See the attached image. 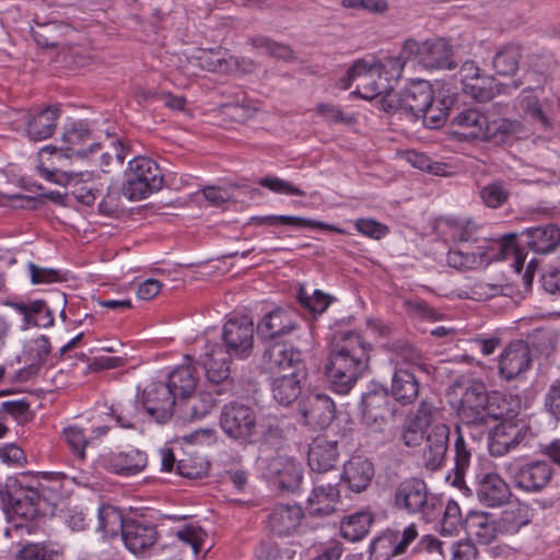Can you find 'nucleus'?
<instances>
[{"mask_svg": "<svg viewBox=\"0 0 560 560\" xmlns=\"http://www.w3.org/2000/svg\"><path fill=\"white\" fill-rule=\"evenodd\" d=\"M299 338L300 345L288 340L273 342L261 357L264 370L275 375L271 383L272 397L282 406H289L300 397L307 377L303 353L312 346L313 337L304 330Z\"/></svg>", "mask_w": 560, "mask_h": 560, "instance_id": "1", "label": "nucleus"}, {"mask_svg": "<svg viewBox=\"0 0 560 560\" xmlns=\"http://www.w3.org/2000/svg\"><path fill=\"white\" fill-rule=\"evenodd\" d=\"M369 350L358 332H340L334 337L325 369L335 393L346 395L354 387L366 368Z\"/></svg>", "mask_w": 560, "mask_h": 560, "instance_id": "2", "label": "nucleus"}, {"mask_svg": "<svg viewBox=\"0 0 560 560\" xmlns=\"http://www.w3.org/2000/svg\"><path fill=\"white\" fill-rule=\"evenodd\" d=\"M470 247L457 245L451 248L446 256L450 267L459 270H470L488 265L493 260L513 258L512 266L520 272L525 262L523 250L516 246V234H506L500 240H483L482 244L476 245L474 250Z\"/></svg>", "mask_w": 560, "mask_h": 560, "instance_id": "3", "label": "nucleus"}, {"mask_svg": "<svg viewBox=\"0 0 560 560\" xmlns=\"http://www.w3.org/2000/svg\"><path fill=\"white\" fill-rule=\"evenodd\" d=\"M392 505L398 512L419 516L425 522L440 515L442 506L430 493L429 487L421 478L409 477L399 481L392 493Z\"/></svg>", "mask_w": 560, "mask_h": 560, "instance_id": "4", "label": "nucleus"}, {"mask_svg": "<svg viewBox=\"0 0 560 560\" xmlns=\"http://www.w3.org/2000/svg\"><path fill=\"white\" fill-rule=\"evenodd\" d=\"M2 501L9 522L14 529H24L27 534L35 533V521L46 512L40 506V494L35 487H24L15 480L7 486Z\"/></svg>", "mask_w": 560, "mask_h": 560, "instance_id": "5", "label": "nucleus"}, {"mask_svg": "<svg viewBox=\"0 0 560 560\" xmlns=\"http://www.w3.org/2000/svg\"><path fill=\"white\" fill-rule=\"evenodd\" d=\"M163 185L164 176L156 162L147 156H136L124 173L121 192L128 200L138 201L158 192Z\"/></svg>", "mask_w": 560, "mask_h": 560, "instance_id": "6", "label": "nucleus"}, {"mask_svg": "<svg viewBox=\"0 0 560 560\" xmlns=\"http://www.w3.org/2000/svg\"><path fill=\"white\" fill-rule=\"evenodd\" d=\"M219 424L229 439L248 445L257 435V412L249 405L231 401L222 407Z\"/></svg>", "mask_w": 560, "mask_h": 560, "instance_id": "7", "label": "nucleus"}, {"mask_svg": "<svg viewBox=\"0 0 560 560\" xmlns=\"http://www.w3.org/2000/svg\"><path fill=\"white\" fill-rule=\"evenodd\" d=\"M353 81L358 82L355 93L364 100L382 96L381 103L383 104L386 96L395 92L389 83V78H384L374 63L369 65L362 59L357 60L340 78V88L348 90Z\"/></svg>", "mask_w": 560, "mask_h": 560, "instance_id": "8", "label": "nucleus"}, {"mask_svg": "<svg viewBox=\"0 0 560 560\" xmlns=\"http://www.w3.org/2000/svg\"><path fill=\"white\" fill-rule=\"evenodd\" d=\"M300 315L291 308L278 307L267 313L258 323L257 332L261 339L278 341H291L293 345H300L299 336L304 331L311 330L300 327Z\"/></svg>", "mask_w": 560, "mask_h": 560, "instance_id": "9", "label": "nucleus"}, {"mask_svg": "<svg viewBox=\"0 0 560 560\" xmlns=\"http://www.w3.org/2000/svg\"><path fill=\"white\" fill-rule=\"evenodd\" d=\"M505 472L517 490L526 493H537L551 483L555 468L550 462L535 459L524 463H509L505 465Z\"/></svg>", "mask_w": 560, "mask_h": 560, "instance_id": "10", "label": "nucleus"}, {"mask_svg": "<svg viewBox=\"0 0 560 560\" xmlns=\"http://www.w3.org/2000/svg\"><path fill=\"white\" fill-rule=\"evenodd\" d=\"M433 100V90L425 81L411 83L400 92L389 93L383 103L387 113H398L410 121H417L419 115Z\"/></svg>", "mask_w": 560, "mask_h": 560, "instance_id": "11", "label": "nucleus"}, {"mask_svg": "<svg viewBox=\"0 0 560 560\" xmlns=\"http://www.w3.org/2000/svg\"><path fill=\"white\" fill-rule=\"evenodd\" d=\"M404 55L413 57L427 69H454L453 47L444 38L418 42L413 38L405 40Z\"/></svg>", "mask_w": 560, "mask_h": 560, "instance_id": "12", "label": "nucleus"}, {"mask_svg": "<svg viewBox=\"0 0 560 560\" xmlns=\"http://www.w3.org/2000/svg\"><path fill=\"white\" fill-rule=\"evenodd\" d=\"M418 525L410 523L401 532L386 530L374 538L370 545V560H392L407 552L410 545L418 538Z\"/></svg>", "mask_w": 560, "mask_h": 560, "instance_id": "13", "label": "nucleus"}, {"mask_svg": "<svg viewBox=\"0 0 560 560\" xmlns=\"http://www.w3.org/2000/svg\"><path fill=\"white\" fill-rule=\"evenodd\" d=\"M40 173L48 180L59 185H65L70 189V194L85 206H92L98 192L96 175L94 172L68 173L59 170H48L39 167Z\"/></svg>", "mask_w": 560, "mask_h": 560, "instance_id": "14", "label": "nucleus"}, {"mask_svg": "<svg viewBox=\"0 0 560 560\" xmlns=\"http://www.w3.org/2000/svg\"><path fill=\"white\" fill-rule=\"evenodd\" d=\"M490 393L480 381L469 383L459 401L458 418L465 427H487V408Z\"/></svg>", "mask_w": 560, "mask_h": 560, "instance_id": "15", "label": "nucleus"}, {"mask_svg": "<svg viewBox=\"0 0 560 560\" xmlns=\"http://www.w3.org/2000/svg\"><path fill=\"white\" fill-rule=\"evenodd\" d=\"M529 427L520 418L500 421L489 433L488 448L492 456H503L516 448L526 438Z\"/></svg>", "mask_w": 560, "mask_h": 560, "instance_id": "16", "label": "nucleus"}, {"mask_svg": "<svg viewBox=\"0 0 560 560\" xmlns=\"http://www.w3.org/2000/svg\"><path fill=\"white\" fill-rule=\"evenodd\" d=\"M139 398L147 413L159 423H165L172 418L178 399L163 382L150 383Z\"/></svg>", "mask_w": 560, "mask_h": 560, "instance_id": "17", "label": "nucleus"}, {"mask_svg": "<svg viewBox=\"0 0 560 560\" xmlns=\"http://www.w3.org/2000/svg\"><path fill=\"white\" fill-rule=\"evenodd\" d=\"M222 339L230 355L247 358L254 346V325L247 317L230 318L223 326Z\"/></svg>", "mask_w": 560, "mask_h": 560, "instance_id": "18", "label": "nucleus"}, {"mask_svg": "<svg viewBox=\"0 0 560 560\" xmlns=\"http://www.w3.org/2000/svg\"><path fill=\"white\" fill-rule=\"evenodd\" d=\"M303 423L315 430L327 428L335 418V404L322 393H308L299 402Z\"/></svg>", "mask_w": 560, "mask_h": 560, "instance_id": "19", "label": "nucleus"}, {"mask_svg": "<svg viewBox=\"0 0 560 560\" xmlns=\"http://www.w3.org/2000/svg\"><path fill=\"white\" fill-rule=\"evenodd\" d=\"M126 548L136 556L143 555L159 540L156 526L150 522L127 518L121 534Z\"/></svg>", "mask_w": 560, "mask_h": 560, "instance_id": "20", "label": "nucleus"}, {"mask_svg": "<svg viewBox=\"0 0 560 560\" xmlns=\"http://www.w3.org/2000/svg\"><path fill=\"white\" fill-rule=\"evenodd\" d=\"M532 364L530 350L524 340L510 342L499 357L501 377L511 381L527 371Z\"/></svg>", "mask_w": 560, "mask_h": 560, "instance_id": "21", "label": "nucleus"}, {"mask_svg": "<svg viewBox=\"0 0 560 560\" xmlns=\"http://www.w3.org/2000/svg\"><path fill=\"white\" fill-rule=\"evenodd\" d=\"M390 411L388 392L381 386H373L361 398L362 421L368 427L381 428Z\"/></svg>", "mask_w": 560, "mask_h": 560, "instance_id": "22", "label": "nucleus"}, {"mask_svg": "<svg viewBox=\"0 0 560 560\" xmlns=\"http://www.w3.org/2000/svg\"><path fill=\"white\" fill-rule=\"evenodd\" d=\"M100 465L108 472L119 476H133L148 465V456L139 450L109 453L100 458Z\"/></svg>", "mask_w": 560, "mask_h": 560, "instance_id": "23", "label": "nucleus"}, {"mask_svg": "<svg viewBox=\"0 0 560 560\" xmlns=\"http://www.w3.org/2000/svg\"><path fill=\"white\" fill-rule=\"evenodd\" d=\"M486 115L477 107L454 108L451 117L453 133L464 140H481L485 137Z\"/></svg>", "mask_w": 560, "mask_h": 560, "instance_id": "24", "label": "nucleus"}, {"mask_svg": "<svg viewBox=\"0 0 560 560\" xmlns=\"http://www.w3.org/2000/svg\"><path fill=\"white\" fill-rule=\"evenodd\" d=\"M375 474L374 464L362 455L351 456L343 465L340 480L355 493L365 491Z\"/></svg>", "mask_w": 560, "mask_h": 560, "instance_id": "25", "label": "nucleus"}, {"mask_svg": "<svg viewBox=\"0 0 560 560\" xmlns=\"http://www.w3.org/2000/svg\"><path fill=\"white\" fill-rule=\"evenodd\" d=\"M60 113V108L55 105L31 109L25 116L28 138L34 141H42L50 138L56 130Z\"/></svg>", "mask_w": 560, "mask_h": 560, "instance_id": "26", "label": "nucleus"}, {"mask_svg": "<svg viewBox=\"0 0 560 560\" xmlns=\"http://www.w3.org/2000/svg\"><path fill=\"white\" fill-rule=\"evenodd\" d=\"M101 149V143L93 141L90 129L82 121L74 122L62 133V144L59 148L66 156L85 158Z\"/></svg>", "mask_w": 560, "mask_h": 560, "instance_id": "27", "label": "nucleus"}, {"mask_svg": "<svg viewBox=\"0 0 560 560\" xmlns=\"http://www.w3.org/2000/svg\"><path fill=\"white\" fill-rule=\"evenodd\" d=\"M450 428L439 423L433 425L427 434L423 450L424 467L429 470H438L444 464L448 450Z\"/></svg>", "mask_w": 560, "mask_h": 560, "instance_id": "28", "label": "nucleus"}, {"mask_svg": "<svg viewBox=\"0 0 560 560\" xmlns=\"http://www.w3.org/2000/svg\"><path fill=\"white\" fill-rule=\"evenodd\" d=\"M338 457L337 441L329 440L326 435H317L312 440L307 463L314 472L324 474L335 469Z\"/></svg>", "mask_w": 560, "mask_h": 560, "instance_id": "29", "label": "nucleus"}, {"mask_svg": "<svg viewBox=\"0 0 560 560\" xmlns=\"http://www.w3.org/2000/svg\"><path fill=\"white\" fill-rule=\"evenodd\" d=\"M304 517L298 504H276L268 514V527L276 536L288 537L294 534Z\"/></svg>", "mask_w": 560, "mask_h": 560, "instance_id": "30", "label": "nucleus"}, {"mask_svg": "<svg viewBox=\"0 0 560 560\" xmlns=\"http://www.w3.org/2000/svg\"><path fill=\"white\" fill-rule=\"evenodd\" d=\"M230 353L224 347L214 342H207L205 352L200 355V363L205 369L206 376L213 384H221L228 380L230 375Z\"/></svg>", "mask_w": 560, "mask_h": 560, "instance_id": "31", "label": "nucleus"}, {"mask_svg": "<svg viewBox=\"0 0 560 560\" xmlns=\"http://www.w3.org/2000/svg\"><path fill=\"white\" fill-rule=\"evenodd\" d=\"M476 494L480 503L495 508L506 503L512 492L503 478L498 474L489 472L479 478Z\"/></svg>", "mask_w": 560, "mask_h": 560, "instance_id": "32", "label": "nucleus"}, {"mask_svg": "<svg viewBox=\"0 0 560 560\" xmlns=\"http://www.w3.org/2000/svg\"><path fill=\"white\" fill-rule=\"evenodd\" d=\"M185 360L188 362L176 366L168 374L166 382L167 386L182 401L192 396L200 380L199 371L192 363L191 358L186 355Z\"/></svg>", "mask_w": 560, "mask_h": 560, "instance_id": "33", "label": "nucleus"}, {"mask_svg": "<svg viewBox=\"0 0 560 560\" xmlns=\"http://www.w3.org/2000/svg\"><path fill=\"white\" fill-rule=\"evenodd\" d=\"M521 235L527 247L538 254L550 253L560 245V228L556 224L528 228Z\"/></svg>", "mask_w": 560, "mask_h": 560, "instance_id": "34", "label": "nucleus"}, {"mask_svg": "<svg viewBox=\"0 0 560 560\" xmlns=\"http://www.w3.org/2000/svg\"><path fill=\"white\" fill-rule=\"evenodd\" d=\"M269 469L276 477L279 488L291 492L299 489L303 478V469L300 463L292 458L278 456L271 460Z\"/></svg>", "mask_w": 560, "mask_h": 560, "instance_id": "35", "label": "nucleus"}, {"mask_svg": "<svg viewBox=\"0 0 560 560\" xmlns=\"http://www.w3.org/2000/svg\"><path fill=\"white\" fill-rule=\"evenodd\" d=\"M338 498L339 490L336 483H324L320 478H317L312 494L307 499L310 513L316 516L330 514L335 511L334 504Z\"/></svg>", "mask_w": 560, "mask_h": 560, "instance_id": "36", "label": "nucleus"}, {"mask_svg": "<svg viewBox=\"0 0 560 560\" xmlns=\"http://www.w3.org/2000/svg\"><path fill=\"white\" fill-rule=\"evenodd\" d=\"M390 392L399 404L410 405L419 396L420 383L409 369H396L392 378Z\"/></svg>", "mask_w": 560, "mask_h": 560, "instance_id": "37", "label": "nucleus"}, {"mask_svg": "<svg viewBox=\"0 0 560 560\" xmlns=\"http://www.w3.org/2000/svg\"><path fill=\"white\" fill-rule=\"evenodd\" d=\"M521 410V400L518 397L505 393L493 390L490 393L487 408V424L490 420L505 421L516 418Z\"/></svg>", "mask_w": 560, "mask_h": 560, "instance_id": "38", "label": "nucleus"}, {"mask_svg": "<svg viewBox=\"0 0 560 560\" xmlns=\"http://www.w3.org/2000/svg\"><path fill=\"white\" fill-rule=\"evenodd\" d=\"M464 529L474 535L480 544L488 545L497 536V525L493 516L486 512L470 511L465 521Z\"/></svg>", "mask_w": 560, "mask_h": 560, "instance_id": "39", "label": "nucleus"}, {"mask_svg": "<svg viewBox=\"0 0 560 560\" xmlns=\"http://www.w3.org/2000/svg\"><path fill=\"white\" fill-rule=\"evenodd\" d=\"M50 341L45 335L35 338L25 351V360L28 365L19 372L21 380H26L28 376L34 375L46 363L50 353Z\"/></svg>", "mask_w": 560, "mask_h": 560, "instance_id": "40", "label": "nucleus"}, {"mask_svg": "<svg viewBox=\"0 0 560 560\" xmlns=\"http://www.w3.org/2000/svg\"><path fill=\"white\" fill-rule=\"evenodd\" d=\"M250 222L255 223L257 225H271L276 226L278 224L282 225H291V226H298V228H313V229H320V230H327L332 231L339 234H345L346 232L337 228L332 224L324 223L320 221H314L306 218L301 217H294V215H266V217H253L250 218Z\"/></svg>", "mask_w": 560, "mask_h": 560, "instance_id": "41", "label": "nucleus"}, {"mask_svg": "<svg viewBox=\"0 0 560 560\" xmlns=\"http://www.w3.org/2000/svg\"><path fill=\"white\" fill-rule=\"evenodd\" d=\"M373 521L372 513L368 511L348 515L340 523V534L350 541H359L370 532Z\"/></svg>", "mask_w": 560, "mask_h": 560, "instance_id": "42", "label": "nucleus"}, {"mask_svg": "<svg viewBox=\"0 0 560 560\" xmlns=\"http://www.w3.org/2000/svg\"><path fill=\"white\" fill-rule=\"evenodd\" d=\"M522 47L506 44L492 58V66L499 75H514L520 67Z\"/></svg>", "mask_w": 560, "mask_h": 560, "instance_id": "43", "label": "nucleus"}, {"mask_svg": "<svg viewBox=\"0 0 560 560\" xmlns=\"http://www.w3.org/2000/svg\"><path fill=\"white\" fill-rule=\"evenodd\" d=\"M457 436L454 442V480L453 483L459 487L464 483V476L467 469L470 466V460L472 456V447L467 443L462 434V429L459 425L456 427Z\"/></svg>", "mask_w": 560, "mask_h": 560, "instance_id": "44", "label": "nucleus"}, {"mask_svg": "<svg viewBox=\"0 0 560 560\" xmlns=\"http://www.w3.org/2000/svg\"><path fill=\"white\" fill-rule=\"evenodd\" d=\"M533 510L528 504L517 502L504 509L501 513L500 522L504 530L509 533L517 532L522 526L532 522Z\"/></svg>", "mask_w": 560, "mask_h": 560, "instance_id": "45", "label": "nucleus"}, {"mask_svg": "<svg viewBox=\"0 0 560 560\" xmlns=\"http://www.w3.org/2000/svg\"><path fill=\"white\" fill-rule=\"evenodd\" d=\"M445 544L433 535H424L411 549L409 560H445Z\"/></svg>", "mask_w": 560, "mask_h": 560, "instance_id": "46", "label": "nucleus"}, {"mask_svg": "<svg viewBox=\"0 0 560 560\" xmlns=\"http://www.w3.org/2000/svg\"><path fill=\"white\" fill-rule=\"evenodd\" d=\"M451 104L452 101L450 98H443L438 102L433 98L430 105L420 113L419 119H422L427 128L438 129L443 126L447 116L452 117L454 108L450 106Z\"/></svg>", "mask_w": 560, "mask_h": 560, "instance_id": "47", "label": "nucleus"}, {"mask_svg": "<svg viewBox=\"0 0 560 560\" xmlns=\"http://www.w3.org/2000/svg\"><path fill=\"white\" fill-rule=\"evenodd\" d=\"M125 524H127V520L117 508L110 504H103L98 508L97 529L105 535L116 536L119 532L122 534Z\"/></svg>", "mask_w": 560, "mask_h": 560, "instance_id": "48", "label": "nucleus"}, {"mask_svg": "<svg viewBox=\"0 0 560 560\" xmlns=\"http://www.w3.org/2000/svg\"><path fill=\"white\" fill-rule=\"evenodd\" d=\"M61 552L54 542H30L16 553L18 560H58Z\"/></svg>", "mask_w": 560, "mask_h": 560, "instance_id": "49", "label": "nucleus"}, {"mask_svg": "<svg viewBox=\"0 0 560 560\" xmlns=\"http://www.w3.org/2000/svg\"><path fill=\"white\" fill-rule=\"evenodd\" d=\"M63 26L57 22L36 23L31 34L39 47L54 48L60 43Z\"/></svg>", "mask_w": 560, "mask_h": 560, "instance_id": "50", "label": "nucleus"}, {"mask_svg": "<svg viewBox=\"0 0 560 560\" xmlns=\"http://www.w3.org/2000/svg\"><path fill=\"white\" fill-rule=\"evenodd\" d=\"M451 237L463 247H470L469 244H482L485 238L479 237V226L472 220L455 221L451 224Z\"/></svg>", "mask_w": 560, "mask_h": 560, "instance_id": "51", "label": "nucleus"}, {"mask_svg": "<svg viewBox=\"0 0 560 560\" xmlns=\"http://www.w3.org/2000/svg\"><path fill=\"white\" fill-rule=\"evenodd\" d=\"M464 92L478 102H488L501 93V85L497 83L493 77H482L480 74L476 80L469 82Z\"/></svg>", "mask_w": 560, "mask_h": 560, "instance_id": "52", "label": "nucleus"}, {"mask_svg": "<svg viewBox=\"0 0 560 560\" xmlns=\"http://www.w3.org/2000/svg\"><path fill=\"white\" fill-rule=\"evenodd\" d=\"M479 195L486 207L498 209L508 202L511 192L504 182L494 180L483 186Z\"/></svg>", "mask_w": 560, "mask_h": 560, "instance_id": "53", "label": "nucleus"}, {"mask_svg": "<svg viewBox=\"0 0 560 560\" xmlns=\"http://www.w3.org/2000/svg\"><path fill=\"white\" fill-rule=\"evenodd\" d=\"M209 463L201 456L187 454L177 460L176 472L188 479H200L207 476Z\"/></svg>", "mask_w": 560, "mask_h": 560, "instance_id": "54", "label": "nucleus"}, {"mask_svg": "<svg viewBox=\"0 0 560 560\" xmlns=\"http://www.w3.org/2000/svg\"><path fill=\"white\" fill-rule=\"evenodd\" d=\"M515 130L516 125L511 120L500 118L489 121L488 117H486V126H483L485 137L480 141L504 142Z\"/></svg>", "mask_w": 560, "mask_h": 560, "instance_id": "55", "label": "nucleus"}, {"mask_svg": "<svg viewBox=\"0 0 560 560\" xmlns=\"http://www.w3.org/2000/svg\"><path fill=\"white\" fill-rule=\"evenodd\" d=\"M298 300L300 304L313 315L323 314L331 302V298L322 291L314 290L312 293H308L303 287L299 289Z\"/></svg>", "mask_w": 560, "mask_h": 560, "instance_id": "56", "label": "nucleus"}, {"mask_svg": "<svg viewBox=\"0 0 560 560\" xmlns=\"http://www.w3.org/2000/svg\"><path fill=\"white\" fill-rule=\"evenodd\" d=\"M0 412L3 415L5 420L11 418L18 424H26L33 419V412L31 406L25 399L8 400L1 404Z\"/></svg>", "mask_w": 560, "mask_h": 560, "instance_id": "57", "label": "nucleus"}, {"mask_svg": "<svg viewBox=\"0 0 560 560\" xmlns=\"http://www.w3.org/2000/svg\"><path fill=\"white\" fill-rule=\"evenodd\" d=\"M63 436L72 454L80 460L85 458V447L89 443L82 429L68 427L63 430Z\"/></svg>", "mask_w": 560, "mask_h": 560, "instance_id": "58", "label": "nucleus"}, {"mask_svg": "<svg viewBox=\"0 0 560 560\" xmlns=\"http://www.w3.org/2000/svg\"><path fill=\"white\" fill-rule=\"evenodd\" d=\"M410 58L411 57L404 55V51L401 50L399 56L386 57L374 63V66L380 69V72L384 78H389L390 82L392 80H398L401 77L406 60Z\"/></svg>", "mask_w": 560, "mask_h": 560, "instance_id": "59", "label": "nucleus"}, {"mask_svg": "<svg viewBox=\"0 0 560 560\" xmlns=\"http://www.w3.org/2000/svg\"><path fill=\"white\" fill-rule=\"evenodd\" d=\"M460 527H464L460 508L457 502L451 500L443 510L442 529L452 534Z\"/></svg>", "mask_w": 560, "mask_h": 560, "instance_id": "60", "label": "nucleus"}, {"mask_svg": "<svg viewBox=\"0 0 560 560\" xmlns=\"http://www.w3.org/2000/svg\"><path fill=\"white\" fill-rule=\"evenodd\" d=\"M176 536L184 544L188 545L195 555H198L203 548L206 533L199 527L186 526L178 530Z\"/></svg>", "mask_w": 560, "mask_h": 560, "instance_id": "61", "label": "nucleus"}, {"mask_svg": "<svg viewBox=\"0 0 560 560\" xmlns=\"http://www.w3.org/2000/svg\"><path fill=\"white\" fill-rule=\"evenodd\" d=\"M258 183L260 186L268 188L277 194H285L300 197L305 196V192L302 189L295 187L292 183L278 177H264L259 179Z\"/></svg>", "mask_w": 560, "mask_h": 560, "instance_id": "62", "label": "nucleus"}, {"mask_svg": "<svg viewBox=\"0 0 560 560\" xmlns=\"http://www.w3.org/2000/svg\"><path fill=\"white\" fill-rule=\"evenodd\" d=\"M110 145L112 148L101 155V166L104 168L108 167L114 159H116L119 164H122L129 152V145L124 143L120 139L113 140ZM103 171L107 172L106 170Z\"/></svg>", "mask_w": 560, "mask_h": 560, "instance_id": "63", "label": "nucleus"}, {"mask_svg": "<svg viewBox=\"0 0 560 560\" xmlns=\"http://www.w3.org/2000/svg\"><path fill=\"white\" fill-rule=\"evenodd\" d=\"M541 288L550 293H560V267H549L540 276Z\"/></svg>", "mask_w": 560, "mask_h": 560, "instance_id": "64", "label": "nucleus"}]
</instances>
